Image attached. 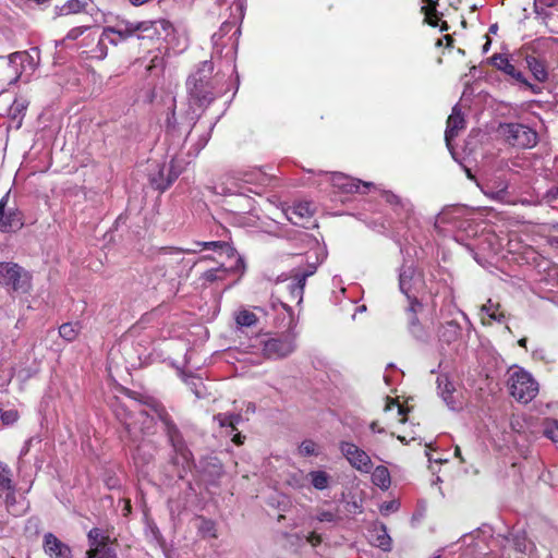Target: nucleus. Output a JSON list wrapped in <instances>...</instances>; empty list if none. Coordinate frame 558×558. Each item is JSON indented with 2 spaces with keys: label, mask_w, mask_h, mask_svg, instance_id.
<instances>
[{
  "label": "nucleus",
  "mask_w": 558,
  "mask_h": 558,
  "mask_svg": "<svg viewBox=\"0 0 558 558\" xmlns=\"http://www.w3.org/2000/svg\"><path fill=\"white\" fill-rule=\"evenodd\" d=\"M550 48L549 38L533 40L525 47V63L533 78L538 83L532 84L525 80V89H530L534 94L542 93L543 86L539 84L548 80Z\"/></svg>",
  "instance_id": "obj_1"
},
{
  "label": "nucleus",
  "mask_w": 558,
  "mask_h": 558,
  "mask_svg": "<svg viewBox=\"0 0 558 558\" xmlns=\"http://www.w3.org/2000/svg\"><path fill=\"white\" fill-rule=\"evenodd\" d=\"M214 64L211 61H203L189 76L186 87L191 106L207 107L216 97L213 78Z\"/></svg>",
  "instance_id": "obj_2"
},
{
  "label": "nucleus",
  "mask_w": 558,
  "mask_h": 558,
  "mask_svg": "<svg viewBox=\"0 0 558 558\" xmlns=\"http://www.w3.org/2000/svg\"><path fill=\"white\" fill-rule=\"evenodd\" d=\"M32 275L16 263L0 262V284L17 293H29L32 290Z\"/></svg>",
  "instance_id": "obj_3"
},
{
  "label": "nucleus",
  "mask_w": 558,
  "mask_h": 558,
  "mask_svg": "<svg viewBox=\"0 0 558 558\" xmlns=\"http://www.w3.org/2000/svg\"><path fill=\"white\" fill-rule=\"evenodd\" d=\"M195 155H191L190 151L184 153L183 150L173 156L169 167L160 169L159 175L162 181L157 183V187L161 191L167 190L185 170L186 166L191 163Z\"/></svg>",
  "instance_id": "obj_4"
},
{
  "label": "nucleus",
  "mask_w": 558,
  "mask_h": 558,
  "mask_svg": "<svg viewBox=\"0 0 558 558\" xmlns=\"http://www.w3.org/2000/svg\"><path fill=\"white\" fill-rule=\"evenodd\" d=\"M339 449L349 464L361 473H369L373 469V462L366 451L350 441H341Z\"/></svg>",
  "instance_id": "obj_5"
},
{
  "label": "nucleus",
  "mask_w": 558,
  "mask_h": 558,
  "mask_svg": "<svg viewBox=\"0 0 558 558\" xmlns=\"http://www.w3.org/2000/svg\"><path fill=\"white\" fill-rule=\"evenodd\" d=\"M10 191L0 199V231L3 233L19 230L23 227V214L19 208L9 206Z\"/></svg>",
  "instance_id": "obj_6"
},
{
  "label": "nucleus",
  "mask_w": 558,
  "mask_h": 558,
  "mask_svg": "<svg viewBox=\"0 0 558 558\" xmlns=\"http://www.w3.org/2000/svg\"><path fill=\"white\" fill-rule=\"evenodd\" d=\"M172 32V25L167 20L143 21L135 23V33L138 39L159 40Z\"/></svg>",
  "instance_id": "obj_7"
},
{
  "label": "nucleus",
  "mask_w": 558,
  "mask_h": 558,
  "mask_svg": "<svg viewBox=\"0 0 558 558\" xmlns=\"http://www.w3.org/2000/svg\"><path fill=\"white\" fill-rule=\"evenodd\" d=\"M263 354L268 359H282L290 355L295 350L294 339L291 336L281 338H269L262 341Z\"/></svg>",
  "instance_id": "obj_8"
},
{
  "label": "nucleus",
  "mask_w": 558,
  "mask_h": 558,
  "mask_svg": "<svg viewBox=\"0 0 558 558\" xmlns=\"http://www.w3.org/2000/svg\"><path fill=\"white\" fill-rule=\"evenodd\" d=\"M411 277H412V269L411 268L404 269L400 274L399 286H400V290L408 296L409 302H410V305H409V312L411 314L410 315V330L414 337L422 339L423 333L421 331V328L417 324V318L415 316L417 308L421 307V303L416 299H412L409 295Z\"/></svg>",
  "instance_id": "obj_9"
},
{
  "label": "nucleus",
  "mask_w": 558,
  "mask_h": 558,
  "mask_svg": "<svg viewBox=\"0 0 558 558\" xmlns=\"http://www.w3.org/2000/svg\"><path fill=\"white\" fill-rule=\"evenodd\" d=\"M236 270H244V262L240 256L235 258V266L227 267L223 264H220L218 267L204 271L199 276V281H202L203 284L221 282L225 281L231 272Z\"/></svg>",
  "instance_id": "obj_10"
},
{
  "label": "nucleus",
  "mask_w": 558,
  "mask_h": 558,
  "mask_svg": "<svg viewBox=\"0 0 558 558\" xmlns=\"http://www.w3.org/2000/svg\"><path fill=\"white\" fill-rule=\"evenodd\" d=\"M529 277L534 278L535 281L558 287V265L548 259H542L536 267L529 269Z\"/></svg>",
  "instance_id": "obj_11"
},
{
  "label": "nucleus",
  "mask_w": 558,
  "mask_h": 558,
  "mask_svg": "<svg viewBox=\"0 0 558 558\" xmlns=\"http://www.w3.org/2000/svg\"><path fill=\"white\" fill-rule=\"evenodd\" d=\"M283 214L293 225L306 228L314 215V207L311 202H299L284 208Z\"/></svg>",
  "instance_id": "obj_12"
},
{
  "label": "nucleus",
  "mask_w": 558,
  "mask_h": 558,
  "mask_svg": "<svg viewBox=\"0 0 558 558\" xmlns=\"http://www.w3.org/2000/svg\"><path fill=\"white\" fill-rule=\"evenodd\" d=\"M529 161V168L539 175H547V165L551 161L549 148L546 143L538 145L536 151L525 154V162Z\"/></svg>",
  "instance_id": "obj_13"
},
{
  "label": "nucleus",
  "mask_w": 558,
  "mask_h": 558,
  "mask_svg": "<svg viewBox=\"0 0 558 558\" xmlns=\"http://www.w3.org/2000/svg\"><path fill=\"white\" fill-rule=\"evenodd\" d=\"M318 263V257H316L315 262H307L304 267L292 270L293 283L291 284V293L294 298L302 300L306 279L316 272Z\"/></svg>",
  "instance_id": "obj_14"
},
{
  "label": "nucleus",
  "mask_w": 558,
  "mask_h": 558,
  "mask_svg": "<svg viewBox=\"0 0 558 558\" xmlns=\"http://www.w3.org/2000/svg\"><path fill=\"white\" fill-rule=\"evenodd\" d=\"M331 185L342 193H356L360 186L369 187L372 183L362 182L361 180L351 178L341 172L326 173Z\"/></svg>",
  "instance_id": "obj_15"
},
{
  "label": "nucleus",
  "mask_w": 558,
  "mask_h": 558,
  "mask_svg": "<svg viewBox=\"0 0 558 558\" xmlns=\"http://www.w3.org/2000/svg\"><path fill=\"white\" fill-rule=\"evenodd\" d=\"M198 252V248L166 246L159 250L158 258L163 264L173 266L184 262L183 254H196Z\"/></svg>",
  "instance_id": "obj_16"
},
{
  "label": "nucleus",
  "mask_w": 558,
  "mask_h": 558,
  "mask_svg": "<svg viewBox=\"0 0 558 558\" xmlns=\"http://www.w3.org/2000/svg\"><path fill=\"white\" fill-rule=\"evenodd\" d=\"M465 128V121L463 114L458 105L452 108L451 114L447 120V128L445 131V141L447 147L451 149V141L458 135V133Z\"/></svg>",
  "instance_id": "obj_17"
},
{
  "label": "nucleus",
  "mask_w": 558,
  "mask_h": 558,
  "mask_svg": "<svg viewBox=\"0 0 558 558\" xmlns=\"http://www.w3.org/2000/svg\"><path fill=\"white\" fill-rule=\"evenodd\" d=\"M104 32L105 38H108V43L111 45H118L119 43L136 35L135 23L132 22H126L123 26L105 27Z\"/></svg>",
  "instance_id": "obj_18"
},
{
  "label": "nucleus",
  "mask_w": 558,
  "mask_h": 558,
  "mask_svg": "<svg viewBox=\"0 0 558 558\" xmlns=\"http://www.w3.org/2000/svg\"><path fill=\"white\" fill-rule=\"evenodd\" d=\"M44 548L46 554L53 558H71V549L53 534L48 533L44 537Z\"/></svg>",
  "instance_id": "obj_19"
},
{
  "label": "nucleus",
  "mask_w": 558,
  "mask_h": 558,
  "mask_svg": "<svg viewBox=\"0 0 558 558\" xmlns=\"http://www.w3.org/2000/svg\"><path fill=\"white\" fill-rule=\"evenodd\" d=\"M508 375L509 392L514 399L521 401L523 399V369L518 366L510 367Z\"/></svg>",
  "instance_id": "obj_20"
},
{
  "label": "nucleus",
  "mask_w": 558,
  "mask_h": 558,
  "mask_svg": "<svg viewBox=\"0 0 558 558\" xmlns=\"http://www.w3.org/2000/svg\"><path fill=\"white\" fill-rule=\"evenodd\" d=\"M437 386L438 391L447 407L451 410H454L457 408V401L454 399L453 392H454V386L449 380L448 376L440 375L437 377Z\"/></svg>",
  "instance_id": "obj_21"
},
{
  "label": "nucleus",
  "mask_w": 558,
  "mask_h": 558,
  "mask_svg": "<svg viewBox=\"0 0 558 558\" xmlns=\"http://www.w3.org/2000/svg\"><path fill=\"white\" fill-rule=\"evenodd\" d=\"M92 0H68L62 5L54 7L56 16H65L85 12L90 5Z\"/></svg>",
  "instance_id": "obj_22"
},
{
  "label": "nucleus",
  "mask_w": 558,
  "mask_h": 558,
  "mask_svg": "<svg viewBox=\"0 0 558 558\" xmlns=\"http://www.w3.org/2000/svg\"><path fill=\"white\" fill-rule=\"evenodd\" d=\"M192 248H198L199 252L203 250H211L220 255L226 254L228 257H235L234 248L223 241L195 242Z\"/></svg>",
  "instance_id": "obj_23"
},
{
  "label": "nucleus",
  "mask_w": 558,
  "mask_h": 558,
  "mask_svg": "<svg viewBox=\"0 0 558 558\" xmlns=\"http://www.w3.org/2000/svg\"><path fill=\"white\" fill-rule=\"evenodd\" d=\"M492 63L498 70H501L511 77L515 78V81L523 82L522 73L515 70L514 65L510 62L508 57L502 54H495L492 57Z\"/></svg>",
  "instance_id": "obj_24"
},
{
  "label": "nucleus",
  "mask_w": 558,
  "mask_h": 558,
  "mask_svg": "<svg viewBox=\"0 0 558 558\" xmlns=\"http://www.w3.org/2000/svg\"><path fill=\"white\" fill-rule=\"evenodd\" d=\"M522 128L520 123H504L499 125V133L508 144L515 146L520 140Z\"/></svg>",
  "instance_id": "obj_25"
},
{
  "label": "nucleus",
  "mask_w": 558,
  "mask_h": 558,
  "mask_svg": "<svg viewBox=\"0 0 558 558\" xmlns=\"http://www.w3.org/2000/svg\"><path fill=\"white\" fill-rule=\"evenodd\" d=\"M372 482L384 490L388 489L391 484L389 470L384 465L376 466L372 472Z\"/></svg>",
  "instance_id": "obj_26"
},
{
  "label": "nucleus",
  "mask_w": 558,
  "mask_h": 558,
  "mask_svg": "<svg viewBox=\"0 0 558 558\" xmlns=\"http://www.w3.org/2000/svg\"><path fill=\"white\" fill-rule=\"evenodd\" d=\"M374 533L375 534L372 535L373 544L385 551L390 550L391 538L387 533L386 526L384 524H380L378 527L374 529Z\"/></svg>",
  "instance_id": "obj_27"
},
{
  "label": "nucleus",
  "mask_w": 558,
  "mask_h": 558,
  "mask_svg": "<svg viewBox=\"0 0 558 558\" xmlns=\"http://www.w3.org/2000/svg\"><path fill=\"white\" fill-rule=\"evenodd\" d=\"M239 180L248 184L265 185L269 180L266 173L259 169H253L251 171L239 173Z\"/></svg>",
  "instance_id": "obj_28"
},
{
  "label": "nucleus",
  "mask_w": 558,
  "mask_h": 558,
  "mask_svg": "<svg viewBox=\"0 0 558 558\" xmlns=\"http://www.w3.org/2000/svg\"><path fill=\"white\" fill-rule=\"evenodd\" d=\"M284 481L290 487L294 489H302L307 485L308 474H305L302 470H295L288 473Z\"/></svg>",
  "instance_id": "obj_29"
},
{
  "label": "nucleus",
  "mask_w": 558,
  "mask_h": 558,
  "mask_svg": "<svg viewBox=\"0 0 558 558\" xmlns=\"http://www.w3.org/2000/svg\"><path fill=\"white\" fill-rule=\"evenodd\" d=\"M308 480L316 489L324 490L329 485L330 476L325 471H311Z\"/></svg>",
  "instance_id": "obj_30"
},
{
  "label": "nucleus",
  "mask_w": 558,
  "mask_h": 558,
  "mask_svg": "<svg viewBox=\"0 0 558 558\" xmlns=\"http://www.w3.org/2000/svg\"><path fill=\"white\" fill-rule=\"evenodd\" d=\"M9 63L15 70H16L17 65H21L23 69H25L26 64L29 68L34 66L32 57L27 52H25V51L14 52V53L10 54Z\"/></svg>",
  "instance_id": "obj_31"
},
{
  "label": "nucleus",
  "mask_w": 558,
  "mask_h": 558,
  "mask_svg": "<svg viewBox=\"0 0 558 558\" xmlns=\"http://www.w3.org/2000/svg\"><path fill=\"white\" fill-rule=\"evenodd\" d=\"M88 541L90 548H100L107 545L109 536L105 535L101 530L94 527L88 532Z\"/></svg>",
  "instance_id": "obj_32"
},
{
  "label": "nucleus",
  "mask_w": 558,
  "mask_h": 558,
  "mask_svg": "<svg viewBox=\"0 0 558 558\" xmlns=\"http://www.w3.org/2000/svg\"><path fill=\"white\" fill-rule=\"evenodd\" d=\"M214 420L218 422L221 427H231L232 430H235L236 424L242 420L240 414H223L219 413L214 416Z\"/></svg>",
  "instance_id": "obj_33"
},
{
  "label": "nucleus",
  "mask_w": 558,
  "mask_h": 558,
  "mask_svg": "<svg viewBox=\"0 0 558 558\" xmlns=\"http://www.w3.org/2000/svg\"><path fill=\"white\" fill-rule=\"evenodd\" d=\"M423 1L427 3V5L422 7V11L425 14V20L432 26H437L438 15H437V11H436V5L438 3V0H423Z\"/></svg>",
  "instance_id": "obj_34"
},
{
  "label": "nucleus",
  "mask_w": 558,
  "mask_h": 558,
  "mask_svg": "<svg viewBox=\"0 0 558 558\" xmlns=\"http://www.w3.org/2000/svg\"><path fill=\"white\" fill-rule=\"evenodd\" d=\"M235 322L240 327H251L257 323V317L253 312L242 310L236 313Z\"/></svg>",
  "instance_id": "obj_35"
},
{
  "label": "nucleus",
  "mask_w": 558,
  "mask_h": 558,
  "mask_svg": "<svg viewBox=\"0 0 558 558\" xmlns=\"http://www.w3.org/2000/svg\"><path fill=\"white\" fill-rule=\"evenodd\" d=\"M197 529L203 537H217L216 524L211 520L201 518Z\"/></svg>",
  "instance_id": "obj_36"
},
{
  "label": "nucleus",
  "mask_w": 558,
  "mask_h": 558,
  "mask_svg": "<svg viewBox=\"0 0 558 558\" xmlns=\"http://www.w3.org/2000/svg\"><path fill=\"white\" fill-rule=\"evenodd\" d=\"M507 187L508 186L505 185L502 189H499L497 191L487 189V190H483V192L486 196H488L489 198H492L494 201L512 204V203H514V201L511 199Z\"/></svg>",
  "instance_id": "obj_37"
},
{
  "label": "nucleus",
  "mask_w": 558,
  "mask_h": 558,
  "mask_svg": "<svg viewBox=\"0 0 558 558\" xmlns=\"http://www.w3.org/2000/svg\"><path fill=\"white\" fill-rule=\"evenodd\" d=\"M538 391V383L532 377L530 373L525 372V404L529 400L534 399Z\"/></svg>",
  "instance_id": "obj_38"
},
{
  "label": "nucleus",
  "mask_w": 558,
  "mask_h": 558,
  "mask_svg": "<svg viewBox=\"0 0 558 558\" xmlns=\"http://www.w3.org/2000/svg\"><path fill=\"white\" fill-rule=\"evenodd\" d=\"M314 519L318 522H328V523H335L337 522L339 517V511L337 509H318L316 515Z\"/></svg>",
  "instance_id": "obj_39"
},
{
  "label": "nucleus",
  "mask_w": 558,
  "mask_h": 558,
  "mask_svg": "<svg viewBox=\"0 0 558 558\" xmlns=\"http://www.w3.org/2000/svg\"><path fill=\"white\" fill-rule=\"evenodd\" d=\"M107 43L108 38H105V32L102 31L101 35L97 39L96 47L90 51L92 58L104 60L108 54Z\"/></svg>",
  "instance_id": "obj_40"
},
{
  "label": "nucleus",
  "mask_w": 558,
  "mask_h": 558,
  "mask_svg": "<svg viewBox=\"0 0 558 558\" xmlns=\"http://www.w3.org/2000/svg\"><path fill=\"white\" fill-rule=\"evenodd\" d=\"M558 198V186H554L551 189L546 190L542 195L539 192L535 197L531 196V199L525 198V204H536L539 203L541 199H545L547 203L554 202Z\"/></svg>",
  "instance_id": "obj_41"
},
{
  "label": "nucleus",
  "mask_w": 558,
  "mask_h": 558,
  "mask_svg": "<svg viewBox=\"0 0 558 558\" xmlns=\"http://www.w3.org/2000/svg\"><path fill=\"white\" fill-rule=\"evenodd\" d=\"M86 557L87 558H117V554L112 548L105 545L104 547H100V548H90L89 550L86 551Z\"/></svg>",
  "instance_id": "obj_42"
},
{
  "label": "nucleus",
  "mask_w": 558,
  "mask_h": 558,
  "mask_svg": "<svg viewBox=\"0 0 558 558\" xmlns=\"http://www.w3.org/2000/svg\"><path fill=\"white\" fill-rule=\"evenodd\" d=\"M59 335L66 341H73L78 335V328L74 324L66 323L60 326Z\"/></svg>",
  "instance_id": "obj_43"
},
{
  "label": "nucleus",
  "mask_w": 558,
  "mask_h": 558,
  "mask_svg": "<svg viewBox=\"0 0 558 558\" xmlns=\"http://www.w3.org/2000/svg\"><path fill=\"white\" fill-rule=\"evenodd\" d=\"M550 232L548 225L546 223H532L525 221V234L535 233L538 236L545 238Z\"/></svg>",
  "instance_id": "obj_44"
},
{
  "label": "nucleus",
  "mask_w": 558,
  "mask_h": 558,
  "mask_svg": "<svg viewBox=\"0 0 558 558\" xmlns=\"http://www.w3.org/2000/svg\"><path fill=\"white\" fill-rule=\"evenodd\" d=\"M299 453L303 457L316 456L317 445L311 439H306L299 446Z\"/></svg>",
  "instance_id": "obj_45"
},
{
  "label": "nucleus",
  "mask_w": 558,
  "mask_h": 558,
  "mask_svg": "<svg viewBox=\"0 0 558 558\" xmlns=\"http://www.w3.org/2000/svg\"><path fill=\"white\" fill-rule=\"evenodd\" d=\"M543 434L553 440L554 442H558V424L556 421H546L543 429Z\"/></svg>",
  "instance_id": "obj_46"
},
{
  "label": "nucleus",
  "mask_w": 558,
  "mask_h": 558,
  "mask_svg": "<svg viewBox=\"0 0 558 558\" xmlns=\"http://www.w3.org/2000/svg\"><path fill=\"white\" fill-rule=\"evenodd\" d=\"M20 415L16 410L2 411L0 409V420L4 425H12L19 420Z\"/></svg>",
  "instance_id": "obj_47"
},
{
  "label": "nucleus",
  "mask_w": 558,
  "mask_h": 558,
  "mask_svg": "<svg viewBox=\"0 0 558 558\" xmlns=\"http://www.w3.org/2000/svg\"><path fill=\"white\" fill-rule=\"evenodd\" d=\"M538 135L537 133L525 126V148L538 147Z\"/></svg>",
  "instance_id": "obj_48"
},
{
  "label": "nucleus",
  "mask_w": 558,
  "mask_h": 558,
  "mask_svg": "<svg viewBox=\"0 0 558 558\" xmlns=\"http://www.w3.org/2000/svg\"><path fill=\"white\" fill-rule=\"evenodd\" d=\"M383 197L390 205H399L401 207H407V205H410L409 202H403L398 195L390 191H384Z\"/></svg>",
  "instance_id": "obj_49"
},
{
  "label": "nucleus",
  "mask_w": 558,
  "mask_h": 558,
  "mask_svg": "<svg viewBox=\"0 0 558 558\" xmlns=\"http://www.w3.org/2000/svg\"><path fill=\"white\" fill-rule=\"evenodd\" d=\"M163 68H165L163 57L156 54L151 58L150 63L147 66V71L150 73L154 71L161 72L163 70Z\"/></svg>",
  "instance_id": "obj_50"
},
{
  "label": "nucleus",
  "mask_w": 558,
  "mask_h": 558,
  "mask_svg": "<svg viewBox=\"0 0 558 558\" xmlns=\"http://www.w3.org/2000/svg\"><path fill=\"white\" fill-rule=\"evenodd\" d=\"M1 492H5V506L8 508V510L11 509L12 506H14L16 499H15V488H14V485L11 484V488H3L1 489Z\"/></svg>",
  "instance_id": "obj_51"
},
{
  "label": "nucleus",
  "mask_w": 558,
  "mask_h": 558,
  "mask_svg": "<svg viewBox=\"0 0 558 558\" xmlns=\"http://www.w3.org/2000/svg\"><path fill=\"white\" fill-rule=\"evenodd\" d=\"M87 31H90L89 26L74 27L69 31L65 39L76 40L78 37H81Z\"/></svg>",
  "instance_id": "obj_52"
},
{
  "label": "nucleus",
  "mask_w": 558,
  "mask_h": 558,
  "mask_svg": "<svg viewBox=\"0 0 558 558\" xmlns=\"http://www.w3.org/2000/svg\"><path fill=\"white\" fill-rule=\"evenodd\" d=\"M398 508H399V504L393 500V501L384 502L380 506L379 510H380L381 514L387 515L390 512L397 511Z\"/></svg>",
  "instance_id": "obj_53"
},
{
  "label": "nucleus",
  "mask_w": 558,
  "mask_h": 558,
  "mask_svg": "<svg viewBox=\"0 0 558 558\" xmlns=\"http://www.w3.org/2000/svg\"><path fill=\"white\" fill-rule=\"evenodd\" d=\"M504 318V314L498 311V307H496L495 311L489 313L488 322L485 319V317H482L483 324H488L490 320H497L501 322Z\"/></svg>",
  "instance_id": "obj_54"
},
{
  "label": "nucleus",
  "mask_w": 558,
  "mask_h": 558,
  "mask_svg": "<svg viewBox=\"0 0 558 558\" xmlns=\"http://www.w3.org/2000/svg\"><path fill=\"white\" fill-rule=\"evenodd\" d=\"M306 541L312 545V546H317L322 543V536L319 534H317L316 532H311L307 537H306Z\"/></svg>",
  "instance_id": "obj_55"
},
{
  "label": "nucleus",
  "mask_w": 558,
  "mask_h": 558,
  "mask_svg": "<svg viewBox=\"0 0 558 558\" xmlns=\"http://www.w3.org/2000/svg\"><path fill=\"white\" fill-rule=\"evenodd\" d=\"M33 441L34 438H29L24 442L20 452V458L25 457L29 452Z\"/></svg>",
  "instance_id": "obj_56"
},
{
  "label": "nucleus",
  "mask_w": 558,
  "mask_h": 558,
  "mask_svg": "<svg viewBox=\"0 0 558 558\" xmlns=\"http://www.w3.org/2000/svg\"><path fill=\"white\" fill-rule=\"evenodd\" d=\"M496 307H499L498 304H494L490 300L482 306V312L486 313L487 317L489 316V313L496 310Z\"/></svg>",
  "instance_id": "obj_57"
},
{
  "label": "nucleus",
  "mask_w": 558,
  "mask_h": 558,
  "mask_svg": "<svg viewBox=\"0 0 558 558\" xmlns=\"http://www.w3.org/2000/svg\"><path fill=\"white\" fill-rule=\"evenodd\" d=\"M369 428L373 433H384V428L379 427L377 422H372Z\"/></svg>",
  "instance_id": "obj_58"
},
{
  "label": "nucleus",
  "mask_w": 558,
  "mask_h": 558,
  "mask_svg": "<svg viewBox=\"0 0 558 558\" xmlns=\"http://www.w3.org/2000/svg\"><path fill=\"white\" fill-rule=\"evenodd\" d=\"M130 3L134 7H140V5H143L147 2H149L150 0H129Z\"/></svg>",
  "instance_id": "obj_59"
},
{
  "label": "nucleus",
  "mask_w": 558,
  "mask_h": 558,
  "mask_svg": "<svg viewBox=\"0 0 558 558\" xmlns=\"http://www.w3.org/2000/svg\"><path fill=\"white\" fill-rule=\"evenodd\" d=\"M243 437L240 435V434H235L232 438L233 442H235L236 445H241L243 444Z\"/></svg>",
  "instance_id": "obj_60"
},
{
  "label": "nucleus",
  "mask_w": 558,
  "mask_h": 558,
  "mask_svg": "<svg viewBox=\"0 0 558 558\" xmlns=\"http://www.w3.org/2000/svg\"><path fill=\"white\" fill-rule=\"evenodd\" d=\"M197 383L202 384L199 378H197V377H190V384L191 385L196 386Z\"/></svg>",
  "instance_id": "obj_61"
},
{
  "label": "nucleus",
  "mask_w": 558,
  "mask_h": 558,
  "mask_svg": "<svg viewBox=\"0 0 558 558\" xmlns=\"http://www.w3.org/2000/svg\"><path fill=\"white\" fill-rule=\"evenodd\" d=\"M454 456H456V457H458V458H460V459H461V461H463V459L461 458V449H460V447H458V446H457V447H456V449H454Z\"/></svg>",
  "instance_id": "obj_62"
},
{
  "label": "nucleus",
  "mask_w": 558,
  "mask_h": 558,
  "mask_svg": "<svg viewBox=\"0 0 558 558\" xmlns=\"http://www.w3.org/2000/svg\"><path fill=\"white\" fill-rule=\"evenodd\" d=\"M124 511H125V514L129 513L131 511V505H130V501H126L125 504V508H124Z\"/></svg>",
  "instance_id": "obj_63"
},
{
  "label": "nucleus",
  "mask_w": 558,
  "mask_h": 558,
  "mask_svg": "<svg viewBox=\"0 0 558 558\" xmlns=\"http://www.w3.org/2000/svg\"><path fill=\"white\" fill-rule=\"evenodd\" d=\"M95 38H96V37L94 36V34H93L92 32H89V33L87 34V36L85 37V39H90L92 41H93V40H95Z\"/></svg>",
  "instance_id": "obj_64"
}]
</instances>
